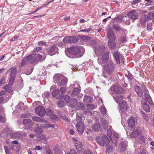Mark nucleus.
<instances>
[{
	"instance_id": "f257e3e1",
	"label": "nucleus",
	"mask_w": 154,
	"mask_h": 154,
	"mask_svg": "<svg viewBox=\"0 0 154 154\" xmlns=\"http://www.w3.org/2000/svg\"><path fill=\"white\" fill-rule=\"evenodd\" d=\"M44 58H42V56L39 54H33L26 57L22 60L20 65V67H22L29 63L35 64L39 61H42Z\"/></svg>"
},
{
	"instance_id": "f03ea898",
	"label": "nucleus",
	"mask_w": 154,
	"mask_h": 154,
	"mask_svg": "<svg viewBox=\"0 0 154 154\" xmlns=\"http://www.w3.org/2000/svg\"><path fill=\"white\" fill-rule=\"evenodd\" d=\"M122 96L121 95H119L114 97V98L115 101L119 103V106L120 110V112L121 113V116L122 119L121 120L122 124L123 125V114L127 111V103L122 99Z\"/></svg>"
},
{
	"instance_id": "7ed1b4c3",
	"label": "nucleus",
	"mask_w": 154,
	"mask_h": 154,
	"mask_svg": "<svg viewBox=\"0 0 154 154\" xmlns=\"http://www.w3.org/2000/svg\"><path fill=\"white\" fill-rule=\"evenodd\" d=\"M82 48L78 46H72L68 48L66 53L67 56L71 58L74 57L72 55L78 54L81 51L83 50Z\"/></svg>"
},
{
	"instance_id": "20e7f679",
	"label": "nucleus",
	"mask_w": 154,
	"mask_h": 154,
	"mask_svg": "<svg viewBox=\"0 0 154 154\" xmlns=\"http://www.w3.org/2000/svg\"><path fill=\"white\" fill-rule=\"evenodd\" d=\"M96 140L98 143L102 146L107 145L109 142V140L105 134L97 137Z\"/></svg>"
},
{
	"instance_id": "39448f33",
	"label": "nucleus",
	"mask_w": 154,
	"mask_h": 154,
	"mask_svg": "<svg viewBox=\"0 0 154 154\" xmlns=\"http://www.w3.org/2000/svg\"><path fill=\"white\" fill-rule=\"evenodd\" d=\"M114 67V65L112 63H108L103 67L104 71L103 75L104 77H107L108 75H109L113 71Z\"/></svg>"
},
{
	"instance_id": "423d86ee",
	"label": "nucleus",
	"mask_w": 154,
	"mask_h": 154,
	"mask_svg": "<svg viewBox=\"0 0 154 154\" xmlns=\"http://www.w3.org/2000/svg\"><path fill=\"white\" fill-rule=\"evenodd\" d=\"M72 140L75 143L78 153L82 154L83 146L82 144L75 138H73Z\"/></svg>"
},
{
	"instance_id": "0eeeda50",
	"label": "nucleus",
	"mask_w": 154,
	"mask_h": 154,
	"mask_svg": "<svg viewBox=\"0 0 154 154\" xmlns=\"http://www.w3.org/2000/svg\"><path fill=\"white\" fill-rule=\"evenodd\" d=\"M78 41V38L75 36H66L63 39V42L66 43H75Z\"/></svg>"
},
{
	"instance_id": "6e6552de",
	"label": "nucleus",
	"mask_w": 154,
	"mask_h": 154,
	"mask_svg": "<svg viewBox=\"0 0 154 154\" xmlns=\"http://www.w3.org/2000/svg\"><path fill=\"white\" fill-rule=\"evenodd\" d=\"M35 112L36 114L41 116H44L46 112L45 109L41 106H38L36 108Z\"/></svg>"
},
{
	"instance_id": "1a4fd4ad",
	"label": "nucleus",
	"mask_w": 154,
	"mask_h": 154,
	"mask_svg": "<svg viewBox=\"0 0 154 154\" xmlns=\"http://www.w3.org/2000/svg\"><path fill=\"white\" fill-rule=\"evenodd\" d=\"M76 127L79 133L82 134L85 130V126L82 122H78L76 125Z\"/></svg>"
},
{
	"instance_id": "9d476101",
	"label": "nucleus",
	"mask_w": 154,
	"mask_h": 154,
	"mask_svg": "<svg viewBox=\"0 0 154 154\" xmlns=\"http://www.w3.org/2000/svg\"><path fill=\"white\" fill-rule=\"evenodd\" d=\"M114 92L117 94H120L123 93L124 90L119 85H114L112 87Z\"/></svg>"
},
{
	"instance_id": "9b49d317",
	"label": "nucleus",
	"mask_w": 154,
	"mask_h": 154,
	"mask_svg": "<svg viewBox=\"0 0 154 154\" xmlns=\"http://www.w3.org/2000/svg\"><path fill=\"white\" fill-rule=\"evenodd\" d=\"M16 73V68H13L12 69L11 71V73L9 81V83L10 84L12 85L13 83Z\"/></svg>"
},
{
	"instance_id": "f8f14e48",
	"label": "nucleus",
	"mask_w": 154,
	"mask_h": 154,
	"mask_svg": "<svg viewBox=\"0 0 154 154\" xmlns=\"http://www.w3.org/2000/svg\"><path fill=\"white\" fill-rule=\"evenodd\" d=\"M136 119L133 117H131L128 121L129 127L131 129L134 130L135 127Z\"/></svg>"
},
{
	"instance_id": "ddd939ff",
	"label": "nucleus",
	"mask_w": 154,
	"mask_h": 154,
	"mask_svg": "<svg viewBox=\"0 0 154 154\" xmlns=\"http://www.w3.org/2000/svg\"><path fill=\"white\" fill-rule=\"evenodd\" d=\"M58 50L57 48L56 45H54L48 50V53L49 55H53L56 53Z\"/></svg>"
},
{
	"instance_id": "4468645a",
	"label": "nucleus",
	"mask_w": 154,
	"mask_h": 154,
	"mask_svg": "<svg viewBox=\"0 0 154 154\" xmlns=\"http://www.w3.org/2000/svg\"><path fill=\"white\" fill-rule=\"evenodd\" d=\"M14 147L17 148L16 151H19L20 147V145L18 143V142L17 140L13 141L12 143L9 145V148L11 150H12L14 149Z\"/></svg>"
},
{
	"instance_id": "2eb2a0df",
	"label": "nucleus",
	"mask_w": 154,
	"mask_h": 154,
	"mask_svg": "<svg viewBox=\"0 0 154 154\" xmlns=\"http://www.w3.org/2000/svg\"><path fill=\"white\" fill-rule=\"evenodd\" d=\"M107 37L109 41H114L116 37L112 31L110 29H108Z\"/></svg>"
},
{
	"instance_id": "dca6fc26",
	"label": "nucleus",
	"mask_w": 154,
	"mask_h": 154,
	"mask_svg": "<svg viewBox=\"0 0 154 154\" xmlns=\"http://www.w3.org/2000/svg\"><path fill=\"white\" fill-rule=\"evenodd\" d=\"M128 16L132 19H136L138 18V12L135 11H132L128 13Z\"/></svg>"
},
{
	"instance_id": "f3484780",
	"label": "nucleus",
	"mask_w": 154,
	"mask_h": 154,
	"mask_svg": "<svg viewBox=\"0 0 154 154\" xmlns=\"http://www.w3.org/2000/svg\"><path fill=\"white\" fill-rule=\"evenodd\" d=\"M113 56L115 58L116 60L117 64L120 63V59L121 57V55L119 52H115L114 53Z\"/></svg>"
},
{
	"instance_id": "a211bd4d",
	"label": "nucleus",
	"mask_w": 154,
	"mask_h": 154,
	"mask_svg": "<svg viewBox=\"0 0 154 154\" xmlns=\"http://www.w3.org/2000/svg\"><path fill=\"white\" fill-rule=\"evenodd\" d=\"M62 77H63V76L62 75L57 74L54 75L53 79L54 82L58 83L61 80Z\"/></svg>"
},
{
	"instance_id": "6ab92c4d",
	"label": "nucleus",
	"mask_w": 154,
	"mask_h": 154,
	"mask_svg": "<svg viewBox=\"0 0 154 154\" xmlns=\"http://www.w3.org/2000/svg\"><path fill=\"white\" fill-rule=\"evenodd\" d=\"M67 79L63 76V77H62L61 80L58 83V85H59L60 86L65 85L67 84Z\"/></svg>"
},
{
	"instance_id": "aec40b11",
	"label": "nucleus",
	"mask_w": 154,
	"mask_h": 154,
	"mask_svg": "<svg viewBox=\"0 0 154 154\" xmlns=\"http://www.w3.org/2000/svg\"><path fill=\"white\" fill-rule=\"evenodd\" d=\"M142 108L143 110L146 112H148L150 111L149 107L146 103H144L142 104Z\"/></svg>"
},
{
	"instance_id": "412c9836",
	"label": "nucleus",
	"mask_w": 154,
	"mask_h": 154,
	"mask_svg": "<svg viewBox=\"0 0 154 154\" xmlns=\"http://www.w3.org/2000/svg\"><path fill=\"white\" fill-rule=\"evenodd\" d=\"M135 91L138 95L140 97L143 94V92L140 87L138 86H136L135 87Z\"/></svg>"
},
{
	"instance_id": "4be33fe9",
	"label": "nucleus",
	"mask_w": 154,
	"mask_h": 154,
	"mask_svg": "<svg viewBox=\"0 0 154 154\" xmlns=\"http://www.w3.org/2000/svg\"><path fill=\"white\" fill-rule=\"evenodd\" d=\"M100 125L98 123H95L92 126V129L95 131H98L100 128Z\"/></svg>"
},
{
	"instance_id": "5701e85b",
	"label": "nucleus",
	"mask_w": 154,
	"mask_h": 154,
	"mask_svg": "<svg viewBox=\"0 0 154 154\" xmlns=\"http://www.w3.org/2000/svg\"><path fill=\"white\" fill-rule=\"evenodd\" d=\"M77 103V100L75 98H72L70 102V106L72 107H74L76 105Z\"/></svg>"
},
{
	"instance_id": "b1692460",
	"label": "nucleus",
	"mask_w": 154,
	"mask_h": 154,
	"mask_svg": "<svg viewBox=\"0 0 154 154\" xmlns=\"http://www.w3.org/2000/svg\"><path fill=\"white\" fill-rule=\"evenodd\" d=\"M101 123L104 128H107L108 124L106 119L103 118L101 119Z\"/></svg>"
},
{
	"instance_id": "393cba45",
	"label": "nucleus",
	"mask_w": 154,
	"mask_h": 154,
	"mask_svg": "<svg viewBox=\"0 0 154 154\" xmlns=\"http://www.w3.org/2000/svg\"><path fill=\"white\" fill-rule=\"evenodd\" d=\"M84 100L85 103H89L91 102L92 100V98L90 96H85L84 97Z\"/></svg>"
},
{
	"instance_id": "a878e982",
	"label": "nucleus",
	"mask_w": 154,
	"mask_h": 154,
	"mask_svg": "<svg viewBox=\"0 0 154 154\" xmlns=\"http://www.w3.org/2000/svg\"><path fill=\"white\" fill-rule=\"evenodd\" d=\"M116 46V44L114 42H111V41L108 42V46L111 49H114Z\"/></svg>"
},
{
	"instance_id": "bb28decb",
	"label": "nucleus",
	"mask_w": 154,
	"mask_h": 154,
	"mask_svg": "<svg viewBox=\"0 0 154 154\" xmlns=\"http://www.w3.org/2000/svg\"><path fill=\"white\" fill-rule=\"evenodd\" d=\"M126 147V144L123 143H121L119 145V148L122 151H124L125 150Z\"/></svg>"
},
{
	"instance_id": "cd10ccee",
	"label": "nucleus",
	"mask_w": 154,
	"mask_h": 154,
	"mask_svg": "<svg viewBox=\"0 0 154 154\" xmlns=\"http://www.w3.org/2000/svg\"><path fill=\"white\" fill-rule=\"evenodd\" d=\"M20 135V133L17 132L13 133L11 134V137L14 138H17L19 137Z\"/></svg>"
},
{
	"instance_id": "c85d7f7f",
	"label": "nucleus",
	"mask_w": 154,
	"mask_h": 154,
	"mask_svg": "<svg viewBox=\"0 0 154 154\" xmlns=\"http://www.w3.org/2000/svg\"><path fill=\"white\" fill-rule=\"evenodd\" d=\"M80 90L78 88L73 89L72 94V96L73 97L76 96L79 92Z\"/></svg>"
},
{
	"instance_id": "c756f323",
	"label": "nucleus",
	"mask_w": 154,
	"mask_h": 154,
	"mask_svg": "<svg viewBox=\"0 0 154 154\" xmlns=\"http://www.w3.org/2000/svg\"><path fill=\"white\" fill-rule=\"evenodd\" d=\"M109 57V53L108 52L106 53L102 57V60L103 62H105L107 61Z\"/></svg>"
},
{
	"instance_id": "7c9ffc66",
	"label": "nucleus",
	"mask_w": 154,
	"mask_h": 154,
	"mask_svg": "<svg viewBox=\"0 0 154 154\" xmlns=\"http://www.w3.org/2000/svg\"><path fill=\"white\" fill-rule=\"evenodd\" d=\"M144 96L148 102L150 104H152V102L151 100L150 96L147 94H145Z\"/></svg>"
},
{
	"instance_id": "2f4dec72",
	"label": "nucleus",
	"mask_w": 154,
	"mask_h": 154,
	"mask_svg": "<svg viewBox=\"0 0 154 154\" xmlns=\"http://www.w3.org/2000/svg\"><path fill=\"white\" fill-rule=\"evenodd\" d=\"M105 51V48L104 47V46H102L101 47H100L98 49H95V52L96 53L99 52L100 53V52H103Z\"/></svg>"
},
{
	"instance_id": "473e14b6",
	"label": "nucleus",
	"mask_w": 154,
	"mask_h": 154,
	"mask_svg": "<svg viewBox=\"0 0 154 154\" xmlns=\"http://www.w3.org/2000/svg\"><path fill=\"white\" fill-rule=\"evenodd\" d=\"M112 146L110 145H108L106 147V153H109L112 152Z\"/></svg>"
},
{
	"instance_id": "72a5a7b5",
	"label": "nucleus",
	"mask_w": 154,
	"mask_h": 154,
	"mask_svg": "<svg viewBox=\"0 0 154 154\" xmlns=\"http://www.w3.org/2000/svg\"><path fill=\"white\" fill-rule=\"evenodd\" d=\"M41 127L43 128H50L51 127H52L54 128H55V125H52L49 124H44L43 125H41Z\"/></svg>"
},
{
	"instance_id": "f704fd0d",
	"label": "nucleus",
	"mask_w": 154,
	"mask_h": 154,
	"mask_svg": "<svg viewBox=\"0 0 154 154\" xmlns=\"http://www.w3.org/2000/svg\"><path fill=\"white\" fill-rule=\"evenodd\" d=\"M60 93V90L58 89H57L54 90L52 92V94L54 97H56L57 95L59 94Z\"/></svg>"
},
{
	"instance_id": "c9c22d12",
	"label": "nucleus",
	"mask_w": 154,
	"mask_h": 154,
	"mask_svg": "<svg viewBox=\"0 0 154 154\" xmlns=\"http://www.w3.org/2000/svg\"><path fill=\"white\" fill-rule=\"evenodd\" d=\"M100 110L101 112L103 115H104L106 113V110L104 106H101Z\"/></svg>"
},
{
	"instance_id": "e433bc0d",
	"label": "nucleus",
	"mask_w": 154,
	"mask_h": 154,
	"mask_svg": "<svg viewBox=\"0 0 154 154\" xmlns=\"http://www.w3.org/2000/svg\"><path fill=\"white\" fill-rule=\"evenodd\" d=\"M70 87L74 88V89L78 88L80 90V87L79 85L77 83H75L74 84H71L70 86Z\"/></svg>"
},
{
	"instance_id": "4c0bfd02",
	"label": "nucleus",
	"mask_w": 154,
	"mask_h": 154,
	"mask_svg": "<svg viewBox=\"0 0 154 154\" xmlns=\"http://www.w3.org/2000/svg\"><path fill=\"white\" fill-rule=\"evenodd\" d=\"M57 105L59 107H63L64 106V103L63 101L60 100L57 103Z\"/></svg>"
},
{
	"instance_id": "58836bf2",
	"label": "nucleus",
	"mask_w": 154,
	"mask_h": 154,
	"mask_svg": "<svg viewBox=\"0 0 154 154\" xmlns=\"http://www.w3.org/2000/svg\"><path fill=\"white\" fill-rule=\"evenodd\" d=\"M4 88L5 91L7 92H10L12 91V89L9 85H7L5 86Z\"/></svg>"
},
{
	"instance_id": "ea45409f",
	"label": "nucleus",
	"mask_w": 154,
	"mask_h": 154,
	"mask_svg": "<svg viewBox=\"0 0 154 154\" xmlns=\"http://www.w3.org/2000/svg\"><path fill=\"white\" fill-rule=\"evenodd\" d=\"M53 111L50 109H47V114L49 115L50 116H52L53 114Z\"/></svg>"
},
{
	"instance_id": "a19ab883",
	"label": "nucleus",
	"mask_w": 154,
	"mask_h": 154,
	"mask_svg": "<svg viewBox=\"0 0 154 154\" xmlns=\"http://www.w3.org/2000/svg\"><path fill=\"white\" fill-rule=\"evenodd\" d=\"M32 118V119L34 121L37 122H40L41 121V118L37 116H33Z\"/></svg>"
},
{
	"instance_id": "79ce46f5",
	"label": "nucleus",
	"mask_w": 154,
	"mask_h": 154,
	"mask_svg": "<svg viewBox=\"0 0 154 154\" xmlns=\"http://www.w3.org/2000/svg\"><path fill=\"white\" fill-rule=\"evenodd\" d=\"M64 99L66 103H68L70 101V97L68 95H65Z\"/></svg>"
},
{
	"instance_id": "37998d69",
	"label": "nucleus",
	"mask_w": 154,
	"mask_h": 154,
	"mask_svg": "<svg viewBox=\"0 0 154 154\" xmlns=\"http://www.w3.org/2000/svg\"><path fill=\"white\" fill-rule=\"evenodd\" d=\"M87 107L89 109L91 110L94 109L95 108V106L94 105L91 104H88L87 105Z\"/></svg>"
},
{
	"instance_id": "c03bdc74",
	"label": "nucleus",
	"mask_w": 154,
	"mask_h": 154,
	"mask_svg": "<svg viewBox=\"0 0 154 154\" xmlns=\"http://www.w3.org/2000/svg\"><path fill=\"white\" fill-rule=\"evenodd\" d=\"M31 120L29 119H24L23 120V122L25 125H27L30 123Z\"/></svg>"
},
{
	"instance_id": "a18cd8bd",
	"label": "nucleus",
	"mask_w": 154,
	"mask_h": 154,
	"mask_svg": "<svg viewBox=\"0 0 154 154\" xmlns=\"http://www.w3.org/2000/svg\"><path fill=\"white\" fill-rule=\"evenodd\" d=\"M91 38L89 37L83 36L82 38V39L85 42L89 41Z\"/></svg>"
},
{
	"instance_id": "49530a36",
	"label": "nucleus",
	"mask_w": 154,
	"mask_h": 154,
	"mask_svg": "<svg viewBox=\"0 0 154 154\" xmlns=\"http://www.w3.org/2000/svg\"><path fill=\"white\" fill-rule=\"evenodd\" d=\"M138 134H137V132H132L131 134V137L133 138H135L137 137Z\"/></svg>"
},
{
	"instance_id": "de8ad7c7",
	"label": "nucleus",
	"mask_w": 154,
	"mask_h": 154,
	"mask_svg": "<svg viewBox=\"0 0 154 154\" xmlns=\"http://www.w3.org/2000/svg\"><path fill=\"white\" fill-rule=\"evenodd\" d=\"M107 134L108 136L110 138H111V137L112 134V131L109 129H108L107 131Z\"/></svg>"
},
{
	"instance_id": "09e8293b",
	"label": "nucleus",
	"mask_w": 154,
	"mask_h": 154,
	"mask_svg": "<svg viewBox=\"0 0 154 154\" xmlns=\"http://www.w3.org/2000/svg\"><path fill=\"white\" fill-rule=\"evenodd\" d=\"M112 142V143H113L114 145L116 146L117 145V142L116 140L114 138H110Z\"/></svg>"
},
{
	"instance_id": "8fccbe9b",
	"label": "nucleus",
	"mask_w": 154,
	"mask_h": 154,
	"mask_svg": "<svg viewBox=\"0 0 154 154\" xmlns=\"http://www.w3.org/2000/svg\"><path fill=\"white\" fill-rule=\"evenodd\" d=\"M79 106V109L83 110L85 108L84 104L82 103H81Z\"/></svg>"
},
{
	"instance_id": "3c124183",
	"label": "nucleus",
	"mask_w": 154,
	"mask_h": 154,
	"mask_svg": "<svg viewBox=\"0 0 154 154\" xmlns=\"http://www.w3.org/2000/svg\"><path fill=\"white\" fill-rule=\"evenodd\" d=\"M35 131L38 133H42V129L39 128H38L35 130Z\"/></svg>"
},
{
	"instance_id": "603ef678",
	"label": "nucleus",
	"mask_w": 154,
	"mask_h": 154,
	"mask_svg": "<svg viewBox=\"0 0 154 154\" xmlns=\"http://www.w3.org/2000/svg\"><path fill=\"white\" fill-rule=\"evenodd\" d=\"M61 93L62 94L64 93L66 91V88L65 87H62L60 88Z\"/></svg>"
},
{
	"instance_id": "864d4df0",
	"label": "nucleus",
	"mask_w": 154,
	"mask_h": 154,
	"mask_svg": "<svg viewBox=\"0 0 154 154\" xmlns=\"http://www.w3.org/2000/svg\"><path fill=\"white\" fill-rule=\"evenodd\" d=\"M114 28L116 30L120 31V28L119 25H115L113 26Z\"/></svg>"
},
{
	"instance_id": "5fc2aeb1",
	"label": "nucleus",
	"mask_w": 154,
	"mask_h": 154,
	"mask_svg": "<svg viewBox=\"0 0 154 154\" xmlns=\"http://www.w3.org/2000/svg\"><path fill=\"white\" fill-rule=\"evenodd\" d=\"M50 117L51 118L55 120H57L58 119V118L56 115L54 114L52 115V116H50Z\"/></svg>"
},
{
	"instance_id": "6e6d98bb",
	"label": "nucleus",
	"mask_w": 154,
	"mask_h": 154,
	"mask_svg": "<svg viewBox=\"0 0 154 154\" xmlns=\"http://www.w3.org/2000/svg\"><path fill=\"white\" fill-rule=\"evenodd\" d=\"M42 48L41 47H38L35 48L33 50L34 52H38L41 50Z\"/></svg>"
},
{
	"instance_id": "4d7b16f0",
	"label": "nucleus",
	"mask_w": 154,
	"mask_h": 154,
	"mask_svg": "<svg viewBox=\"0 0 154 154\" xmlns=\"http://www.w3.org/2000/svg\"><path fill=\"white\" fill-rule=\"evenodd\" d=\"M91 30H92V29L91 28L87 29L82 30H81L80 31V32H89V31Z\"/></svg>"
},
{
	"instance_id": "13d9d810",
	"label": "nucleus",
	"mask_w": 154,
	"mask_h": 154,
	"mask_svg": "<svg viewBox=\"0 0 154 154\" xmlns=\"http://www.w3.org/2000/svg\"><path fill=\"white\" fill-rule=\"evenodd\" d=\"M5 83V79L4 78H2L0 81V85L1 86L3 85Z\"/></svg>"
},
{
	"instance_id": "bf43d9fd",
	"label": "nucleus",
	"mask_w": 154,
	"mask_h": 154,
	"mask_svg": "<svg viewBox=\"0 0 154 154\" xmlns=\"http://www.w3.org/2000/svg\"><path fill=\"white\" fill-rule=\"evenodd\" d=\"M4 149L6 154H10L8 148L7 146H5Z\"/></svg>"
},
{
	"instance_id": "052dcab7",
	"label": "nucleus",
	"mask_w": 154,
	"mask_h": 154,
	"mask_svg": "<svg viewBox=\"0 0 154 154\" xmlns=\"http://www.w3.org/2000/svg\"><path fill=\"white\" fill-rule=\"evenodd\" d=\"M38 44L39 45H46V43L43 41L39 42Z\"/></svg>"
},
{
	"instance_id": "680f3d73",
	"label": "nucleus",
	"mask_w": 154,
	"mask_h": 154,
	"mask_svg": "<svg viewBox=\"0 0 154 154\" xmlns=\"http://www.w3.org/2000/svg\"><path fill=\"white\" fill-rule=\"evenodd\" d=\"M49 95V93L48 92H45L43 95V96L45 97H48Z\"/></svg>"
},
{
	"instance_id": "e2e57ef3",
	"label": "nucleus",
	"mask_w": 154,
	"mask_h": 154,
	"mask_svg": "<svg viewBox=\"0 0 154 154\" xmlns=\"http://www.w3.org/2000/svg\"><path fill=\"white\" fill-rule=\"evenodd\" d=\"M126 76L128 79L130 80L132 79L133 78V76L131 74L126 75Z\"/></svg>"
},
{
	"instance_id": "0e129e2a",
	"label": "nucleus",
	"mask_w": 154,
	"mask_h": 154,
	"mask_svg": "<svg viewBox=\"0 0 154 154\" xmlns=\"http://www.w3.org/2000/svg\"><path fill=\"white\" fill-rule=\"evenodd\" d=\"M0 121L2 122H5V119L4 117L0 115Z\"/></svg>"
},
{
	"instance_id": "69168bd1",
	"label": "nucleus",
	"mask_w": 154,
	"mask_h": 154,
	"mask_svg": "<svg viewBox=\"0 0 154 154\" xmlns=\"http://www.w3.org/2000/svg\"><path fill=\"white\" fill-rule=\"evenodd\" d=\"M113 134V136L116 138H118L119 137V135L118 133L114 132Z\"/></svg>"
},
{
	"instance_id": "338daca9",
	"label": "nucleus",
	"mask_w": 154,
	"mask_h": 154,
	"mask_svg": "<svg viewBox=\"0 0 154 154\" xmlns=\"http://www.w3.org/2000/svg\"><path fill=\"white\" fill-rule=\"evenodd\" d=\"M139 140L142 141L143 142H145V139L143 136H140L139 138Z\"/></svg>"
},
{
	"instance_id": "774afa93",
	"label": "nucleus",
	"mask_w": 154,
	"mask_h": 154,
	"mask_svg": "<svg viewBox=\"0 0 154 154\" xmlns=\"http://www.w3.org/2000/svg\"><path fill=\"white\" fill-rule=\"evenodd\" d=\"M83 154H92L91 152L89 151H85L83 152Z\"/></svg>"
}]
</instances>
